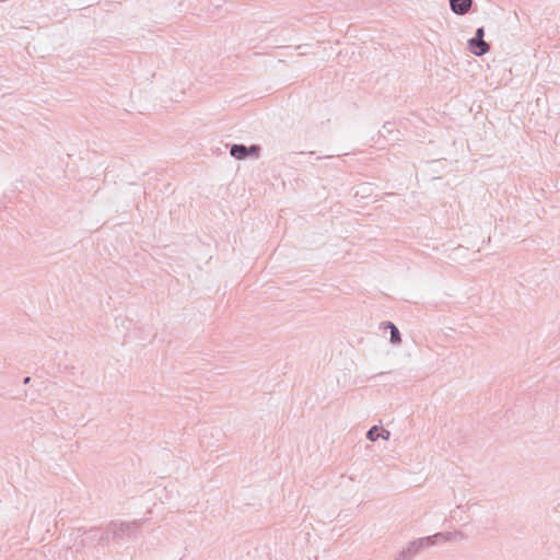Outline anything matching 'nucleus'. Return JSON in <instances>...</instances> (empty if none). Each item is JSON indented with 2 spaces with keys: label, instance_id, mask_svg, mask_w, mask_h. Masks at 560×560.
Returning a JSON list of instances; mask_svg holds the SVG:
<instances>
[{
  "label": "nucleus",
  "instance_id": "obj_5",
  "mask_svg": "<svg viewBox=\"0 0 560 560\" xmlns=\"http://www.w3.org/2000/svg\"><path fill=\"white\" fill-rule=\"evenodd\" d=\"M452 11L455 14L464 15L466 14L470 8L472 0H448Z\"/></svg>",
  "mask_w": 560,
  "mask_h": 560
},
{
  "label": "nucleus",
  "instance_id": "obj_11",
  "mask_svg": "<svg viewBox=\"0 0 560 560\" xmlns=\"http://www.w3.org/2000/svg\"><path fill=\"white\" fill-rule=\"evenodd\" d=\"M30 381H31V377H25V380H24V384L30 383Z\"/></svg>",
  "mask_w": 560,
  "mask_h": 560
},
{
  "label": "nucleus",
  "instance_id": "obj_9",
  "mask_svg": "<svg viewBox=\"0 0 560 560\" xmlns=\"http://www.w3.org/2000/svg\"><path fill=\"white\" fill-rule=\"evenodd\" d=\"M390 436V432L386 429H382V431L378 433V438L383 439V440H388Z\"/></svg>",
  "mask_w": 560,
  "mask_h": 560
},
{
  "label": "nucleus",
  "instance_id": "obj_10",
  "mask_svg": "<svg viewBox=\"0 0 560 560\" xmlns=\"http://www.w3.org/2000/svg\"><path fill=\"white\" fill-rule=\"evenodd\" d=\"M248 150H249V155H250V154H256V155H257V154H258V151H259V147H257V145H252V147H249V148H248Z\"/></svg>",
  "mask_w": 560,
  "mask_h": 560
},
{
  "label": "nucleus",
  "instance_id": "obj_4",
  "mask_svg": "<svg viewBox=\"0 0 560 560\" xmlns=\"http://www.w3.org/2000/svg\"><path fill=\"white\" fill-rule=\"evenodd\" d=\"M436 544L448 542V541H463L467 538L465 533L462 530L446 532V533H436L433 535Z\"/></svg>",
  "mask_w": 560,
  "mask_h": 560
},
{
  "label": "nucleus",
  "instance_id": "obj_2",
  "mask_svg": "<svg viewBox=\"0 0 560 560\" xmlns=\"http://www.w3.org/2000/svg\"><path fill=\"white\" fill-rule=\"evenodd\" d=\"M432 545H436L433 535L412 540L404 550L400 551V560H411L421 550Z\"/></svg>",
  "mask_w": 560,
  "mask_h": 560
},
{
  "label": "nucleus",
  "instance_id": "obj_1",
  "mask_svg": "<svg viewBox=\"0 0 560 560\" xmlns=\"http://www.w3.org/2000/svg\"><path fill=\"white\" fill-rule=\"evenodd\" d=\"M142 525V521L135 520L131 522H110L107 527L105 535L101 538L102 540H109L116 538H122L128 535L131 530L139 528Z\"/></svg>",
  "mask_w": 560,
  "mask_h": 560
},
{
  "label": "nucleus",
  "instance_id": "obj_3",
  "mask_svg": "<svg viewBox=\"0 0 560 560\" xmlns=\"http://www.w3.org/2000/svg\"><path fill=\"white\" fill-rule=\"evenodd\" d=\"M483 36V27H479L477 28L475 36L468 42L469 48L475 56H483L490 50V46L487 42H485Z\"/></svg>",
  "mask_w": 560,
  "mask_h": 560
},
{
  "label": "nucleus",
  "instance_id": "obj_7",
  "mask_svg": "<svg viewBox=\"0 0 560 560\" xmlns=\"http://www.w3.org/2000/svg\"><path fill=\"white\" fill-rule=\"evenodd\" d=\"M385 325H386V328L390 329V342L393 345H400L401 336H400L398 328L392 322H387Z\"/></svg>",
  "mask_w": 560,
  "mask_h": 560
},
{
  "label": "nucleus",
  "instance_id": "obj_6",
  "mask_svg": "<svg viewBox=\"0 0 560 560\" xmlns=\"http://www.w3.org/2000/svg\"><path fill=\"white\" fill-rule=\"evenodd\" d=\"M230 154L235 159L242 160L249 155V150L244 144H233Z\"/></svg>",
  "mask_w": 560,
  "mask_h": 560
},
{
  "label": "nucleus",
  "instance_id": "obj_8",
  "mask_svg": "<svg viewBox=\"0 0 560 560\" xmlns=\"http://www.w3.org/2000/svg\"><path fill=\"white\" fill-rule=\"evenodd\" d=\"M378 433L380 432L377 425H374L368 431L366 439L371 442H374L378 439Z\"/></svg>",
  "mask_w": 560,
  "mask_h": 560
}]
</instances>
